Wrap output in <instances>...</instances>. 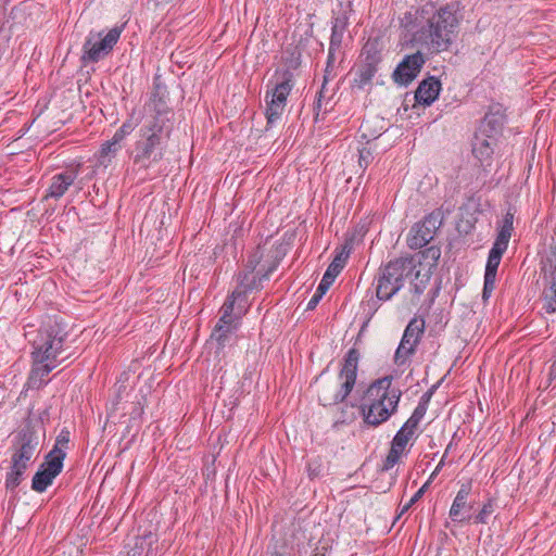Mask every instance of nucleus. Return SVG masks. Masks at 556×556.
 <instances>
[{
	"instance_id": "f257e3e1",
	"label": "nucleus",
	"mask_w": 556,
	"mask_h": 556,
	"mask_svg": "<svg viewBox=\"0 0 556 556\" xmlns=\"http://www.w3.org/2000/svg\"><path fill=\"white\" fill-rule=\"evenodd\" d=\"M462 20L460 2L451 1L439 8L430 3L414 12H406L400 25L412 46L433 54L451 49Z\"/></svg>"
},
{
	"instance_id": "f03ea898",
	"label": "nucleus",
	"mask_w": 556,
	"mask_h": 556,
	"mask_svg": "<svg viewBox=\"0 0 556 556\" xmlns=\"http://www.w3.org/2000/svg\"><path fill=\"white\" fill-rule=\"evenodd\" d=\"M68 332L66 324L61 318L53 316L39 328L36 338L33 340L31 356L36 365L31 369L30 379L48 376L60 363L58 357L64 351V343Z\"/></svg>"
},
{
	"instance_id": "7ed1b4c3",
	"label": "nucleus",
	"mask_w": 556,
	"mask_h": 556,
	"mask_svg": "<svg viewBox=\"0 0 556 556\" xmlns=\"http://www.w3.org/2000/svg\"><path fill=\"white\" fill-rule=\"evenodd\" d=\"M392 380V376H384L374 380L366 389L359 412L367 426L378 427L397 412L402 391L391 388Z\"/></svg>"
},
{
	"instance_id": "20e7f679",
	"label": "nucleus",
	"mask_w": 556,
	"mask_h": 556,
	"mask_svg": "<svg viewBox=\"0 0 556 556\" xmlns=\"http://www.w3.org/2000/svg\"><path fill=\"white\" fill-rule=\"evenodd\" d=\"M172 132V128L143 122L129 152L134 167L147 172L163 161Z\"/></svg>"
},
{
	"instance_id": "39448f33",
	"label": "nucleus",
	"mask_w": 556,
	"mask_h": 556,
	"mask_svg": "<svg viewBox=\"0 0 556 556\" xmlns=\"http://www.w3.org/2000/svg\"><path fill=\"white\" fill-rule=\"evenodd\" d=\"M286 68L275 71L273 79L268 81L265 102H266V128L271 127L282 115L287 105V99L295 86V78L292 70L300 65V53L295 56L291 54V59Z\"/></svg>"
},
{
	"instance_id": "423d86ee",
	"label": "nucleus",
	"mask_w": 556,
	"mask_h": 556,
	"mask_svg": "<svg viewBox=\"0 0 556 556\" xmlns=\"http://www.w3.org/2000/svg\"><path fill=\"white\" fill-rule=\"evenodd\" d=\"M359 356L358 350L351 348L343 357L339 381L319 382L317 397L320 405L328 407L345 402L356 383Z\"/></svg>"
},
{
	"instance_id": "0eeeda50",
	"label": "nucleus",
	"mask_w": 556,
	"mask_h": 556,
	"mask_svg": "<svg viewBox=\"0 0 556 556\" xmlns=\"http://www.w3.org/2000/svg\"><path fill=\"white\" fill-rule=\"evenodd\" d=\"M417 267L413 256H401L381 264L374 278L376 298L379 301H390L412 279Z\"/></svg>"
},
{
	"instance_id": "6e6552de",
	"label": "nucleus",
	"mask_w": 556,
	"mask_h": 556,
	"mask_svg": "<svg viewBox=\"0 0 556 556\" xmlns=\"http://www.w3.org/2000/svg\"><path fill=\"white\" fill-rule=\"evenodd\" d=\"M381 62L382 49L379 40L377 38L368 39L361 50L359 63L355 68L352 87L363 90L367 86H371Z\"/></svg>"
},
{
	"instance_id": "1a4fd4ad",
	"label": "nucleus",
	"mask_w": 556,
	"mask_h": 556,
	"mask_svg": "<svg viewBox=\"0 0 556 556\" xmlns=\"http://www.w3.org/2000/svg\"><path fill=\"white\" fill-rule=\"evenodd\" d=\"M39 438L33 420H27L12 441L11 463L28 468L39 454Z\"/></svg>"
},
{
	"instance_id": "9d476101",
	"label": "nucleus",
	"mask_w": 556,
	"mask_h": 556,
	"mask_svg": "<svg viewBox=\"0 0 556 556\" xmlns=\"http://www.w3.org/2000/svg\"><path fill=\"white\" fill-rule=\"evenodd\" d=\"M122 31L123 26H115L105 35L90 31L83 45L81 63L85 65L98 63L108 56L119 40Z\"/></svg>"
},
{
	"instance_id": "9b49d317",
	"label": "nucleus",
	"mask_w": 556,
	"mask_h": 556,
	"mask_svg": "<svg viewBox=\"0 0 556 556\" xmlns=\"http://www.w3.org/2000/svg\"><path fill=\"white\" fill-rule=\"evenodd\" d=\"M149 113L143 122L149 124L157 123V126L174 129V112L168 105V91L164 84L154 79L153 90L151 91L149 102L144 105Z\"/></svg>"
},
{
	"instance_id": "f8f14e48",
	"label": "nucleus",
	"mask_w": 556,
	"mask_h": 556,
	"mask_svg": "<svg viewBox=\"0 0 556 556\" xmlns=\"http://www.w3.org/2000/svg\"><path fill=\"white\" fill-rule=\"evenodd\" d=\"M442 218V212L435 210L425 216L422 220L414 224L407 237V245L414 250L426 247L441 227Z\"/></svg>"
},
{
	"instance_id": "ddd939ff",
	"label": "nucleus",
	"mask_w": 556,
	"mask_h": 556,
	"mask_svg": "<svg viewBox=\"0 0 556 556\" xmlns=\"http://www.w3.org/2000/svg\"><path fill=\"white\" fill-rule=\"evenodd\" d=\"M425 63L426 56L421 50L405 55L392 73L394 84L401 87L410 85L419 75Z\"/></svg>"
},
{
	"instance_id": "4468645a",
	"label": "nucleus",
	"mask_w": 556,
	"mask_h": 556,
	"mask_svg": "<svg viewBox=\"0 0 556 556\" xmlns=\"http://www.w3.org/2000/svg\"><path fill=\"white\" fill-rule=\"evenodd\" d=\"M56 450H51L43 458L37 472L33 477L30 486H49L63 469L64 457L58 455Z\"/></svg>"
},
{
	"instance_id": "2eb2a0df",
	"label": "nucleus",
	"mask_w": 556,
	"mask_h": 556,
	"mask_svg": "<svg viewBox=\"0 0 556 556\" xmlns=\"http://www.w3.org/2000/svg\"><path fill=\"white\" fill-rule=\"evenodd\" d=\"M506 247L493 242V245L489 251L482 290V300L484 302L489 300V298L491 296L492 292L495 289L497 269L501 264L502 256L506 252Z\"/></svg>"
},
{
	"instance_id": "dca6fc26",
	"label": "nucleus",
	"mask_w": 556,
	"mask_h": 556,
	"mask_svg": "<svg viewBox=\"0 0 556 556\" xmlns=\"http://www.w3.org/2000/svg\"><path fill=\"white\" fill-rule=\"evenodd\" d=\"M244 300L241 298L240 292L233 290L224 302L220 313L222 316L219 317L218 321H222L227 325H240V319L242 315L245 314L247 307H245Z\"/></svg>"
},
{
	"instance_id": "f3484780",
	"label": "nucleus",
	"mask_w": 556,
	"mask_h": 556,
	"mask_svg": "<svg viewBox=\"0 0 556 556\" xmlns=\"http://www.w3.org/2000/svg\"><path fill=\"white\" fill-rule=\"evenodd\" d=\"M498 138L476 130L472 139V154L482 166H491Z\"/></svg>"
},
{
	"instance_id": "a211bd4d",
	"label": "nucleus",
	"mask_w": 556,
	"mask_h": 556,
	"mask_svg": "<svg viewBox=\"0 0 556 556\" xmlns=\"http://www.w3.org/2000/svg\"><path fill=\"white\" fill-rule=\"evenodd\" d=\"M417 438L418 434H414L410 431L400 428L391 442V447L386 457L383 469L389 470L396 465L402 455L406 453L409 441L416 440Z\"/></svg>"
},
{
	"instance_id": "6ab92c4d",
	"label": "nucleus",
	"mask_w": 556,
	"mask_h": 556,
	"mask_svg": "<svg viewBox=\"0 0 556 556\" xmlns=\"http://www.w3.org/2000/svg\"><path fill=\"white\" fill-rule=\"evenodd\" d=\"M469 489H459L450 509V517L455 522H471L473 518L475 501L468 502Z\"/></svg>"
},
{
	"instance_id": "aec40b11",
	"label": "nucleus",
	"mask_w": 556,
	"mask_h": 556,
	"mask_svg": "<svg viewBox=\"0 0 556 556\" xmlns=\"http://www.w3.org/2000/svg\"><path fill=\"white\" fill-rule=\"evenodd\" d=\"M506 121L501 105H493L484 115L477 131L498 138Z\"/></svg>"
},
{
	"instance_id": "412c9836",
	"label": "nucleus",
	"mask_w": 556,
	"mask_h": 556,
	"mask_svg": "<svg viewBox=\"0 0 556 556\" xmlns=\"http://www.w3.org/2000/svg\"><path fill=\"white\" fill-rule=\"evenodd\" d=\"M440 91V79L434 76H429L419 83L415 91V100L418 104L429 106L438 99Z\"/></svg>"
},
{
	"instance_id": "4be33fe9",
	"label": "nucleus",
	"mask_w": 556,
	"mask_h": 556,
	"mask_svg": "<svg viewBox=\"0 0 556 556\" xmlns=\"http://www.w3.org/2000/svg\"><path fill=\"white\" fill-rule=\"evenodd\" d=\"M77 178V173L72 169L63 170L51 178V185L45 199H61Z\"/></svg>"
},
{
	"instance_id": "5701e85b",
	"label": "nucleus",
	"mask_w": 556,
	"mask_h": 556,
	"mask_svg": "<svg viewBox=\"0 0 556 556\" xmlns=\"http://www.w3.org/2000/svg\"><path fill=\"white\" fill-rule=\"evenodd\" d=\"M349 256H350V250H348L345 245L342 247V250L336 254L334 258L332 260V262L329 264L328 268L326 269V271L319 282L320 290H324V288L329 290L330 286L333 283L337 276L344 268Z\"/></svg>"
},
{
	"instance_id": "b1692460",
	"label": "nucleus",
	"mask_w": 556,
	"mask_h": 556,
	"mask_svg": "<svg viewBox=\"0 0 556 556\" xmlns=\"http://www.w3.org/2000/svg\"><path fill=\"white\" fill-rule=\"evenodd\" d=\"M154 542L155 536L152 532L138 535L135 538L134 544H127L118 556H149Z\"/></svg>"
},
{
	"instance_id": "393cba45",
	"label": "nucleus",
	"mask_w": 556,
	"mask_h": 556,
	"mask_svg": "<svg viewBox=\"0 0 556 556\" xmlns=\"http://www.w3.org/2000/svg\"><path fill=\"white\" fill-rule=\"evenodd\" d=\"M424 332L425 320L422 318L419 319L417 317H414L407 324L401 340L404 341V343H407L408 345L416 349L420 342Z\"/></svg>"
},
{
	"instance_id": "a878e982",
	"label": "nucleus",
	"mask_w": 556,
	"mask_h": 556,
	"mask_svg": "<svg viewBox=\"0 0 556 556\" xmlns=\"http://www.w3.org/2000/svg\"><path fill=\"white\" fill-rule=\"evenodd\" d=\"M545 286L542 292V309L546 314L556 313V279H544Z\"/></svg>"
},
{
	"instance_id": "bb28decb",
	"label": "nucleus",
	"mask_w": 556,
	"mask_h": 556,
	"mask_svg": "<svg viewBox=\"0 0 556 556\" xmlns=\"http://www.w3.org/2000/svg\"><path fill=\"white\" fill-rule=\"evenodd\" d=\"M121 149V144H115L111 140L103 142L96 154L98 165L108 167Z\"/></svg>"
},
{
	"instance_id": "cd10ccee",
	"label": "nucleus",
	"mask_w": 556,
	"mask_h": 556,
	"mask_svg": "<svg viewBox=\"0 0 556 556\" xmlns=\"http://www.w3.org/2000/svg\"><path fill=\"white\" fill-rule=\"evenodd\" d=\"M514 230V214L508 211L500 225L497 236L495 238V243L501 244L503 247L508 248L509 240L511 238V233Z\"/></svg>"
},
{
	"instance_id": "c85d7f7f",
	"label": "nucleus",
	"mask_w": 556,
	"mask_h": 556,
	"mask_svg": "<svg viewBox=\"0 0 556 556\" xmlns=\"http://www.w3.org/2000/svg\"><path fill=\"white\" fill-rule=\"evenodd\" d=\"M542 271L544 279H556V243L551 244L542 258Z\"/></svg>"
},
{
	"instance_id": "c756f323",
	"label": "nucleus",
	"mask_w": 556,
	"mask_h": 556,
	"mask_svg": "<svg viewBox=\"0 0 556 556\" xmlns=\"http://www.w3.org/2000/svg\"><path fill=\"white\" fill-rule=\"evenodd\" d=\"M498 507L497 500L494 496H490L483 502L478 514L473 515L472 522L473 523H488V520L493 515L495 509Z\"/></svg>"
},
{
	"instance_id": "7c9ffc66",
	"label": "nucleus",
	"mask_w": 556,
	"mask_h": 556,
	"mask_svg": "<svg viewBox=\"0 0 556 556\" xmlns=\"http://www.w3.org/2000/svg\"><path fill=\"white\" fill-rule=\"evenodd\" d=\"M237 325H227L222 321H218L212 332V338H214L218 344L219 349L225 348L226 343L229 341V336L238 329Z\"/></svg>"
},
{
	"instance_id": "2f4dec72",
	"label": "nucleus",
	"mask_w": 556,
	"mask_h": 556,
	"mask_svg": "<svg viewBox=\"0 0 556 556\" xmlns=\"http://www.w3.org/2000/svg\"><path fill=\"white\" fill-rule=\"evenodd\" d=\"M27 468H22V466H15L11 463L10 469L5 475V485L4 486H18L23 480Z\"/></svg>"
},
{
	"instance_id": "473e14b6",
	"label": "nucleus",
	"mask_w": 556,
	"mask_h": 556,
	"mask_svg": "<svg viewBox=\"0 0 556 556\" xmlns=\"http://www.w3.org/2000/svg\"><path fill=\"white\" fill-rule=\"evenodd\" d=\"M413 277L415 278V281L412 282V292L419 296L424 293L430 281V274L427 273L420 277V271L417 270L416 267Z\"/></svg>"
},
{
	"instance_id": "72a5a7b5",
	"label": "nucleus",
	"mask_w": 556,
	"mask_h": 556,
	"mask_svg": "<svg viewBox=\"0 0 556 556\" xmlns=\"http://www.w3.org/2000/svg\"><path fill=\"white\" fill-rule=\"evenodd\" d=\"M416 352V349L408 345L407 343H404V341L401 340L395 354H394V362L396 365L401 366L405 364L407 358L412 356Z\"/></svg>"
},
{
	"instance_id": "f704fd0d",
	"label": "nucleus",
	"mask_w": 556,
	"mask_h": 556,
	"mask_svg": "<svg viewBox=\"0 0 556 556\" xmlns=\"http://www.w3.org/2000/svg\"><path fill=\"white\" fill-rule=\"evenodd\" d=\"M71 432L66 428H63L56 437L55 443L52 450H56L59 452L58 455H63L66 457V450L68 448Z\"/></svg>"
},
{
	"instance_id": "c9c22d12",
	"label": "nucleus",
	"mask_w": 556,
	"mask_h": 556,
	"mask_svg": "<svg viewBox=\"0 0 556 556\" xmlns=\"http://www.w3.org/2000/svg\"><path fill=\"white\" fill-rule=\"evenodd\" d=\"M425 415L426 414L417 409H414L410 417L404 422V425L401 428L405 429L406 431H410L414 434H419V424L425 417Z\"/></svg>"
},
{
	"instance_id": "e433bc0d",
	"label": "nucleus",
	"mask_w": 556,
	"mask_h": 556,
	"mask_svg": "<svg viewBox=\"0 0 556 556\" xmlns=\"http://www.w3.org/2000/svg\"><path fill=\"white\" fill-rule=\"evenodd\" d=\"M350 24V15L348 10H343L339 12L337 15L333 14L331 18V29H336L339 31L346 30L348 26Z\"/></svg>"
},
{
	"instance_id": "4c0bfd02",
	"label": "nucleus",
	"mask_w": 556,
	"mask_h": 556,
	"mask_svg": "<svg viewBox=\"0 0 556 556\" xmlns=\"http://www.w3.org/2000/svg\"><path fill=\"white\" fill-rule=\"evenodd\" d=\"M263 280H265V279L262 278L261 275L252 276L250 281L245 286V288H243V289L236 288L235 290L240 292L241 298L244 300V303H247V301H248V298H247L248 292H252V291H255V290L256 291L261 290L263 288V286H262V281Z\"/></svg>"
},
{
	"instance_id": "58836bf2",
	"label": "nucleus",
	"mask_w": 556,
	"mask_h": 556,
	"mask_svg": "<svg viewBox=\"0 0 556 556\" xmlns=\"http://www.w3.org/2000/svg\"><path fill=\"white\" fill-rule=\"evenodd\" d=\"M441 256V249L437 245H431L422 251L424 260L428 261L430 267H435Z\"/></svg>"
},
{
	"instance_id": "ea45409f",
	"label": "nucleus",
	"mask_w": 556,
	"mask_h": 556,
	"mask_svg": "<svg viewBox=\"0 0 556 556\" xmlns=\"http://www.w3.org/2000/svg\"><path fill=\"white\" fill-rule=\"evenodd\" d=\"M263 260V251L261 247H257L250 255L247 262V270L250 273H254L256 267L260 265L261 261Z\"/></svg>"
},
{
	"instance_id": "a19ab883",
	"label": "nucleus",
	"mask_w": 556,
	"mask_h": 556,
	"mask_svg": "<svg viewBox=\"0 0 556 556\" xmlns=\"http://www.w3.org/2000/svg\"><path fill=\"white\" fill-rule=\"evenodd\" d=\"M378 301L379 300H370V301H367L366 303H364V302L362 303V309L366 316L365 325L369 323V320L374 317V315L378 311V307H379Z\"/></svg>"
},
{
	"instance_id": "79ce46f5",
	"label": "nucleus",
	"mask_w": 556,
	"mask_h": 556,
	"mask_svg": "<svg viewBox=\"0 0 556 556\" xmlns=\"http://www.w3.org/2000/svg\"><path fill=\"white\" fill-rule=\"evenodd\" d=\"M338 50H331V48H328V55H327V62H326V68H325V83H328L331 76V73L334 68V62H336V52Z\"/></svg>"
},
{
	"instance_id": "37998d69",
	"label": "nucleus",
	"mask_w": 556,
	"mask_h": 556,
	"mask_svg": "<svg viewBox=\"0 0 556 556\" xmlns=\"http://www.w3.org/2000/svg\"><path fill=\"white\" fill-rule=\"evenodd\" d=\"M343 35H344V31L331 29V35H330V40H329V48H331V50H340L341 49Z\"/></svg>"
},
{
	"instance_id": "c03bdc74",
	"label": "nucleus",
	"mask_w": 556,
	"mask_h": 556,
	"mask_svg": "<svg viewBox=\"0 0 556 556\" xmlns=\"http://www.w3.org/2000/svg\"><path fill=\"white\" fill-rule=\"evenodd\" d=\"M328 290L324 288V290H320V286L318 285L314 295L309 299L306 311H313L320 302L321 298L326 294Z\"/></svg>"
},
{
	"instance_id": "a18cd8bd",
	"label": "nucleus",
	"mask_w": 556,
	"mask_h": 556,
	"mask_svg": "<svg viewBox=\"0 0 556 556\" xmlns=\"http://www.w3.org/2000/svg\"><path fill=\"white\" fill-rule=\"evenodd\" d=\"M431 397H432V396H431V392H425V393L421 395V397H420V400H419V402H418L417 406L415 407V409H417V410H419V412H421V413L426 414V413H427V409H428V406H429V403H430Z\"/></svg>"
},
{
	"instance_id": "49530a36",
	"label": "nucleus",
	"mask_w": 556,
	"mask_h": 556,
	"mask_svg": "<svg viewBox=\"0 0 556 556\" xmlns=\"http://www.w3.org/2000/svg\"><path fill=\"white\" fill-rule=\"evenodd\" d=\"M372 156L369 150L363 149L359 151V166L361 167H367L371 161Z\"/></svg>"
},
{
	"instance_id": "de8ad7c7",
	"label": "nucleus",
	"mask_w": 556,
	"mask_h": 556,
	"mask_svg": "<svg viewBox=\"0 0 556 556\" xmlns=\"http://www.w3.org/2000/svg\"><path fill=\"white\" fill-rule=\"evenodd\" d=\"M138 126V122H135L131 117L126 119L122 125L121 129L124 131V134L130 135L135 128Z\"/></svg>"
},
{
	"instance_id": "09e8293b",
	"label": "nucleus",
	"mask_w": 556,
	"mask_h": 556,
	"mask_svg": "<svg viewBox=\"0 0 556 556\" xmlns=\"http://www.w3.org/2000/svg\"><path fill=\"white\" fill-rule=\"evenodd\" d=\"M251 274L249 270L241 271L238 274V286L237 288L243 289L248 285L251 279Z\"/></svg>"
},
{
	"instance_id": "8fccbe9b",
	"label": "nucleus",
	"mask_w": 556,
	"mask_h": 556,
	"mask_svg": "<svg viewBox=\"0 0 556 556\" xmlns=\"http://www.w3.org/2000/svg\"><path fill=\"white\" fill-rule=\"evenodd\" d=\"M126 137H127V134H124V131H122V129H121V128H118V129L114 132V135H113V137H112L111 141H113L115 144H121V142H122Z\"/></svg>"
},
{
	"instance_id": "3c124183",
	"label": "nucleus",
	"mask_w": 556,
	"mask_h": 556,
	"mask_svg": "<svg viewBox=\"0 0 556 556\" xmlns=\"http://www.w3.org/2000/svg\"><path fill=\"white\" fill-rule=\"evenodd\" d=\"M307 471H308V476L311 477V479H313L314 477H317L320 472V466H316V467H313V463H308L307 464Z\"/></svg>"
},
{
	"instance_id": "603ef678",
	"label": "nucleus",
	"mask_w": 556,
	"mask_h": 556,
	"mask_svg": "<svg viewBox=\"0 0 556 556\" xmlns=\"http://www.w3.org/2000/svg\"><path fill=\"white\" fill-rule=\"evenodd\" d=\"M277 266H278V261L273 262L271 265L261 275L262 278L267 280L269 278V276L271 275V273H274L276 270Z\"/></svg>"
},
{
	"instance_id": "864d4df0",
	"label": "nucleus",
	"mask_w": 556,
	"mask_h": 556,
	"mask_svg": "<svg viewBox=\"0 0 556 556\" xmlns=\"http://www.w3.org/2000/svg\"><path fill=\"white\" fill-rule=\"evenodd\" d=\"M450 451H452V442L446 446L445 452H444V454H443V456H442V458H441V460H440L439 465L437 466V468H435V470H434V472H433V473H435L437 471H439V470H440V468L443 466V464H444V462H445V458H446V456H447V454H448V452H450Z\"/></svg>"
},
{
	"instance_id": "5fc2aeb1",
	"label": "nucleus",
	"mask_w": 556,
	"mask_h": 556,
	"mask_svg": "<svg viewBox=\"0 0 556 556\" xmlns=\"http://www.w3.org/2000/svg\"><path fill=\"white\" fill-rule=\"evenodd\" d=\"M427 489H418V491L413 495V497L409 500L410 504H415L418 502L426 493Z\"/></svg>"
},
{
	"instance_id": "6e6d98bb",
	"label": "nucleus",
	"mask_w": 556,
	"mask_h": 556,
	"mask_svg": "<svg viewBox=\"0 0 556 556\" xmlns=\"http://www.w3.org/2000/svg\"><path fill=\"white\" fill-rule=\"evenodd\" d=\"M348 406L349 405L345 404L344 407L341 408V417L336 420V424H344V422H346L348 418L345 417V414H346V409L345 408Z\"/></svg>"
},
{
	"instance_id": "4d7b16f0",
	"label": "nucleus",
	"mask_w": 556,
	"mask_h": 556,
	"mask_svg": "<svg viewBox=\"0 0 556 556\" xmlns=\"http://www.w3.org/2000/svg\"><path fill=\"white\" fill-rule=\"evenodd\" d=\"M204 475L206 476V481L205 482L208 483V481H211V483H212L213 480H211V475L215 476L214 467L213 466L212 467L207 466L206 469H205V473Z\"/></svg>"
},
{
	"instance_id": "13d9d810",
	"label": "nucleus",
	"mask_w": 556,
	"mask_h": 556,
	"mask_svg": "<svg viewBox=\"0 0 556 556\" xmlns=\"http://www.w3.org/2000/svg\"><path fill=\"white\" fill-rule=\"evenodd\" d=\"M412 506H413V504H410L409 501L407 503H405L404 505H402L401 510H400L399 515L396 516V519L401 518V516L403 514H405Z\"/></svg>"
},
{
	"instance_id": "bf43d9fd",
	"label": "nucleus",
	"mask_w": 556,
	"mask_h": 556,
	"mask_svg": "<svg viewBox=\"0 0 556 556\" xmlns=\"http://www.w3.org/2000/svg\"><path fill=\"white\" fill-rule=\"evenodd\" d=\"M326 85H327V83H325V80H324L323 85H321V88H320V90L317 93L316 99H320L323 101V99L326 97V90H327L326 89Z\"/></svg>"
},
{
	"instance_id": "052dcab7",
	"label": "nucleus",
	"mask_w": 556,
	"mask_h": 556,
	"mask_svg": "<svg viewBox=\"0 0 556 556\" xmlns=\"http://www.w3.org/2000/svg\"><path fill=\"white\" fill-rule=\"evenodd\" d=\"M320 109H321V100L320 99H316V101L314 103V110L316 111V114H318Z\"/></svg>"
},
{
	"instance_id": "680f3d73",
	"label": "nucleus",
	"mask_w": 556,
	"mask_h": 556,
	"mask_svg": "<svg viewBox=\"0 0 556 556\" xmlns=\"http://www.w3.org/2000/svg\"><path fill=\"white\" fill-rule=\"evenodd\" d=\"M21 491H24L23 493H24V494H26V491H25V489H23V488H20V489H18V492H17V493H15V494H12V497H14V498H15V497H18V498H20V492H21Z\"/></svg>"
},
{
	"instance_id": "e2e57ef3",
	"label": "nucleus",
	"mask_w": 556,
	"mask_h": 556,
	"mask_svg": "<svg viewBox=\"0 0 556 556\" xmlns=\"http://www.w3.org/2000/svg\"><path fill=\"white\" fill-rule=\"evenodd\" d=\"M435 389H437V387L432 386L427 392H431V396H432L434 391H435Z\"/></svg>"
},
{
	"instance_id": "0e129e2a",
	"label": "nucleus",
	"mask_w": 556,
	"mask_h": 556,
	"mask_svg": "<svg viewBox=\"0 0 556 556\" xmlns=\"http://www.w3.org/2000/svg\"><path fill=\"white\" fill-rule=\"evenodd\" d=\"M33 490L41 493V492L46 491L47 489L40 488V489H33Z\"/></svg>"
},
{
	"instance_id": "69168bd1",
	"label": "nucleus",
	"mask_w": 556,
	"mask_h": 556,
	"mask_svg": "<svg viewBox=\"0 0 556 556\" xmlns=\"http://www.w3.org/2000/svg\"><path fill=\"white\" fill-rule=\"evenodd\" d=\"M429 484H430V479L422 484V488L429 486Z\"/></svg>"
},
{
	"instance_id": "338daca9",
	"label": "nucleus",
	"mask_w": 556,
	"mask_h": 556,
	"mask_svg": "<svg viewBox=\"0 0 556 556\" xmlns=\"http://www.w3.org/2000/svg\"><path fill=\"white\" fill-rule=\"evenodd\" d=\"M271 556H282L281 554L275 553Z\"/></svg>"
}]
</instances>
